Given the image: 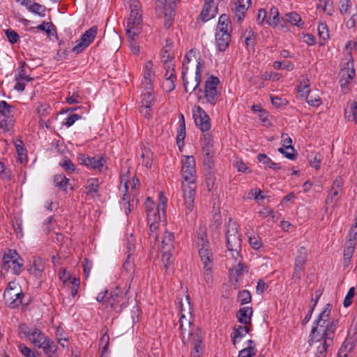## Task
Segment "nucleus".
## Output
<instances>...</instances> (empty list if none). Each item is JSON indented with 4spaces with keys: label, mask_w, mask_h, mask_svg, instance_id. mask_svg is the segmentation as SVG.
<instances>
[{
    "label": "nucleus",
    "mask_w": 357,
    "mask_h": 357,
    "mask_svg": "<svg viewBox=\"0 0 357 357\" xmlns=\"http://www.w3.org/2000/svg\"><path fill=\"white\" fill-rule=\"evenodd\" d=\"M15 148L17 150V152L20 156V159L22 161V157L26 155V150L24 149L23 146V142L20 139H17L15 142Z\"/></svg>",
    "instance_id": "63"
},
{
    "label": "nucleus",
    "mask_w": 357,
    "mask_h": 357,
    "mask_svg": "<svg viewBox=\"0 0 357 357\" xmlns=\"http://www.w3.org/2000/svg\"><path fill=\"white\" fill-rule=\"evenodd\" d=\"M282 143L283 147L287 149H291V151H294V147L291 146L292 140L287 133L282 134Z\"/></svg>",
    "instance_id": "59"
},
{
    "label": "nucleus",
    "mask_w": 357,
    "mask_h": 357,
    "mask_svg": "<svg viewBox=\"0 0 357 357\" xmlns=\"http://www.w3.org/2000/svg\"><path fill=\"white\" fill-rule=\"evenodd\" d=\"M195 242L198 254L203 265L204 280L207 284H211L213 281L212 269L214 264V257L205 231L200 230L197 233Z\"/></svg>",
    "instance_id": "4"
},
{
    "label": "nucleus",
    "mask_w": 357,
    "mask_h": 357,
    "mask_svg": "<svg viewBox=\"0 0 357 357\" xmlns=\"http://www.w3.org/2000/svg\"><path fill=\"white\" fill-rule=\"evenodd\" d=\"M20 113L17 105H11L5 100H0V114L3 117L0 121V128L8 131L14 125L15 118Z\"/></svg>",
    "instance_id": "7"
},
{
    "label": "nucleus",
    "mask_w": 357,
    "mask_h": 357,
    "mask_svg": "<svg viewBox=\"0 0 357 357\" xmlns=\"http://www.w3.org/2000/svg\"><path fill=\"white\" fill-rule=\"evenodd\" d=\"M23 259L15 250H8L3 257L2 268L5 271L12 270L15 275H20L22 272Z\"/></svg>",
    "instance_id": "10"
},
{
    "label": "nucleus",
    "mask_w": 357,
    "mask_h": 357,
    "mask_svg": "<svg viewBox=\"0 0 357 357\" xmlns=\"http://www.w3.org/2000/svg\"><path fill=\"white\" fill-rule=\"evenodd\" d=\"M142 87L143 89V91H148L149 90L153 91V79L143 77L142 80Z\"/></svg>",
    "instance_id": "64"
},
{
    "label": "nucleus",
    "mask_w": 357,
    "mask_h": 357,
    "mask_svg": "<svg viewBox=\"0 0 357 357\" xmlns=\"http://www.w3.org/2000/svg\"><path fill=\"white\" fill-rule=\"evenodd\" d=\"M351 331L349 332V335ZM356 344V338L355 336H349L343 342L342 347L338 351L337 357H348L349 354L354 349Z\"/></svg>",
    "instance_id": "25"
},
{
    "label": "nucleus",
    "mask_w": 357,
    "mask_h": 357,
    "mask_svg": "<svg viewBox=\"0 0 357 357\" xmlns=\"http://www.w3.org/2000/svg\"><path fill=\"white\" fill-rule=\"evenodd\" d=\"M185 138V122H181L178 126L177 130L176 141L179 145L180 142H183Z\"/></svg>",
    "instance_id": "53"
},
{
    "label": "nucleus",
    "mask_w": 357,
    "mask_h": 357,
    "mask_svg": "<svg viewBox=\"0 0 357 357\" xmlns=\"http://www.w3.org/2000/svg\"><path fill=\"white\" fill-rule=\"evenodd\" d=\"M298 92L301 96L305 97L309 94L310 92V81L307 78L303 77L298 85Z\"/></svg>",
    "instance_id": "42"
},
{
    "label": "nucleus",
    "mask_w": 357,
    "mask_h": 357,
    "mask_svg": "<svg viewBox=\"0 0 357 357\" xmlns=\"http://www.w3.org/2000/svg\"><path fill=\"white\" fill-rule=\"evenodd\" d=\"M308 161L311 167H314V169H319L320 168L321 159L319 153H312L311 155L308 156Z\"/></svg>",
    "instance_id": "48"
},
{
    "label": "nucleus",
    "mask_w": 357,
    "mask_h": 357,
    "mask_svg": "<svg viewBox=\"0 0 357 357\" xmlns=\"http://www.w3.org/2000/svg\"><path fill=\"white\" fill-rule=\"evenodd\" d=\"M99 181L96 178H91L87 180L85 185V192L88 196L94 197L98 191Z\"/></svg>",
    "instance_id": "32"
},
{
    "label": "nucleus",
    "mask_w": 357,
    "mask_h": 357,
    "mask_svg": "<svg viewBox=\"0 0 357 357\" xmlns=\"http://www.w3.org/2000/svg\"><path fill=\"white\" fill-rule=\"evenodd\" d=\"M26 8L30 12L38 15L40 17L45 15L46 8L38 3H33L32 5L28 6Z\"/></svg>",
    "instance_id": "44"
},
{
    "label": "nucleus",
    "mask_w": 357,
    "mask_h": 357,
    "mask_svg": "<svg viewBox=\"0 0 357 357\" xmlns=\"http://www.w3.org/2000/svg\"><path fill=\"white\" fill-rule=\"evenodd\" d=\"M24 294L20 285L15 280L8 283L3 293V298L7 305L10 308H16L22 304Z\"/></svg>",
    "instance_id": "8"
},
{
    "label": "nucleus",
    "mask_w": 357,
    "mask_h": 357,
    "mask_svg": "<svg viewBox=\"0 0 357 357\" xmlns=\"http://www.w3.org/2000/svg\"><path fill=\"white\" fill-rule=\"evenodd\" d=\"M5 33L8 41L11 44L16 43L20 39V36L17 34V33L13 31V29H7Z\"/></svg>",
    "instance_id": "61"
},
{
    "label": "nucleus",
    "mask_w": 357,
    "mask_h": 357,
    "mask_svg": "<svg viewBox=\"0 0 357 357\" xmlns=\"http://www.w3.org/2000/svg\"><path fill=\"white\" fill-rule=\"evenodd\" d=\"M17 347L21 354L25 357H38V352L33 351L23 343H19Z\"/></svg>",
    "instance_id": "47"
},
{
    "label": "nucleus",
    "mask_w": 357,
    "mask_h": 357,
    "mask_svg": "<svg viewBox=\"0 0 357 357\" xmlns=\"http://www.w3.org/2000/svg\"><path fill=\"white\" fill-rule=\"evenodd\" d=\"M195 188V183H187V185L184 183L182 184L186 215H188V213L192 212L195 208V199L196 195Z\"/></svg>",
    "instance_id": "20"
},
{
    "label": "nucleus",
    "mask_w": 357,
    "mask_h": 357,
    "mask_svg": "<svg viewBox=\"0 0 357 357\" xmlns=\"http://www.w3.org/2000/svg\"><path fill=\"white\" fill-rule=\"evenodd\" d=\"M253 313L251 307H243L238 310L236 317L238 322L244 325H251V317Z\"/></svg>",
    "instance_id": "27"
},
{
    "label": "nucleus",
    "mask_w": 357,
    "mask_h": 357,
    "mask_svg": "<svg viewBox=\"0 0 357 357\" xmlns=\"http://www.w3.org/2000/svg\"><path fill=\"white\" fill-rule=\"evenodd\" d=\"M220 84L219 79L213 75H210L204 82V98L210 106H215L220 96V92L218 90Z\"/></svg>",
    "instance_id": "9"
},
{
    "label": "nucleus",
    "mask_w": 357,
    "mask_h": 357,
    "mask_svg": "<svg viewBox=\"0 0 357 357\" xmlns=\"http://www.w3.org/2000/svg\"><path fill=\"white\" fill-rule=\"evenodd\" d=\"M282 21L284 23V26H286L287 23H289L298 27H302L304 24L300 15L294 11L285 14V15L282 17Z\"/></svg>",
    "instance_id": "30"
},
{
    "label": "nucleus",
    "mask_w": 357,
    "mask_h": 357,
    "mask_svg": "<svg viewBox=\"0 0 357 357\" xmlns=\"http://www.w3.org/2000/svg\"><path fill=\"white\" fill-rule=\"evenodd\" d=\"M248 243L252 247V248L257 250L261 248L263 245L259 236L255 235L252 236H249Z\"/></svg>",
    "instance_id": "55"
},
{
    "label": "nucleus",
    "mask_w": 357,
    "mask_h": 357,
    "mask_svg": "<svg viewBox=\"0 0 357 357\" xmlns=\"http://www.w3.org/2000/svg\"><path fill=\"white\" fill-rule=\"evenodd\" d=\"M340 84L342 89H347L349 84L353 81L356 76L352 56L343 60L341 63L340 71Z\"/></svg>",
    "instance_id": "11"
},
{
    "label": "nucleus",
    "mask_w": 357,
    "mask_h": 357,
    "mask_svg": "<svg viewBox=\"0 0 357 357\" xmlns=\"http://www.w3.org/2000/svg\"><path fill=\"white\" fill-rule=\"evenodd\" d=\"M188 64L185 63V62H183V67H182V79L183 82V86L185 91L187 93L188 92V88H189V82L188 80V77L186 76L188 67L187 66Z\"/></svg>",
    "instance_id": "62"
},
{
    "label": "nucleus",
    "mask_w": 357,
    "mask_h": 357,
    "mask_svg": "<svg viewBox=\"0 0 357 357\" xmlns=\"http://www.w3.org/2000/svg\"><path fill=\"white\" fill-rule=\"evenodd\" d=\"M356 242L351 239H347L344 248V263L347 265L354 253Z\"/></svg>",
    "instance_id": "33"
},
{
    "label": "nucleus",
    "mask_w": 357,
    "mask_h": 357,
    "mask_svg": "<svg viewBox=\"0 0 357 357\" xmlns=\"http://www.w3.org/2000/svg\"><path fill=\"white\" fill-rule=\"evenodd\" d=\"M244 264L243 263V259L235 261L232 264V271H234L236 277L241 276L244 271Z\"/></svg>",
    "instance_id": "58"
},
{
    "label": "nucleus",
    "mask_w": 357,
    "mask_h": 357,
    "mask_svg": "<svg viewBox=\"0 0 357 357\" xmlns=\"http://www.w3.org/2000/svg\"><path fill=\"white\" fill-rule=\"evenodd\" d=\"M282 17H280V13L278 8L273 6L270 9L269 15L266 20V24L269 26L275 27L280 25L284 27V23L282 21Z\"/></svg>",
    "instance_id": "29"
},
{
    "label": "nucleus",
    "mask_w": 357,
    "mask_h": 357,
    "mask_svg": "<svg viewBox=\"0 0 357 357\" xmlns=\"http://www.w3.org/2000/svg\"><path fill=\"white\" fill-rule=\"evenodd\" d=\"M123 270L130 273V275H133L135 270L134 256L132 253L127 255V259L123 265Z\"/></svg>",
    "instance_id": "41"
},
{
    "label": "nucleus",
    "mask_w": 357,
    "mask_h": 357,
    "mask_svg": "<svg viewBox=\"0 0 357 357\" xmlns=\"http://www.w3.org/2000/svg\"><path fill=\"white\" fill-rule=\"evenodd\" d=\"M192 116L195 125L203 132H206L211 129V119L206 112L199 105L192 108Z\"/></svg>",
    "instance_id": "16"
},
{
    "label": "nucleus",
    "mask_w": 357,
    "mask_h": 357,
    "mask_svg": "<svg viewBox=\"0 0 357 357\" xmlns=\"http://www.w3.org/2000/svg\"><path fill=\"white\" fill-rule=\"evenodd\" d=\"M351 114H352V120L357 123V102H353L350 109H346L345 116L349 119Z\"/></svg>",
    "instance_id": "56"
},
{
    "label": "nucleus",
    "mask_w": 357,
    "mask_h": 357,
    "mask_svg": "<svg viewBox=\"0 0 357 357\" xmlns=\"http://www.w3.org/2000/svg\"><path fill=\"white\" fill-rule=\"evenodd\" d=\"M18 332L20 337L28 339L36 347L43 349L48 357H52L58 349L56 344L36 327H29L25 324H21Z\"/></svg>",
    "instance_id": "3"
},
{
    "label": "nucleus",
    "mask_w": 357,
    "mask_h": 357,
    "mask_svg": "<svg viewBox=\"0 0 357 357\" xmlns=\"http://www.w3.org/2000/svg\"><path fill=\"white\" fill-rule=\"evenodd\" d=\"M51 109L49 104L41 102L38 105L36 110L40 119H43L50 114Z\"/></svg>",
    "instance_id": "49"
},
{
    "label": "nucleus",
    "mask_w": 357,
    "mask_h": 357,
    "mask_svg": "<svg viewBox=\"0 0 357 357\" xmlns=\"http://www.w3.org/2000/svg\"><path fill=\"white\" fill-rule=\"evenodd\" d=\"M231 3L234 5L233 8L234 20L240 22L244 19L245 13L251 5V0H231Z\"/></svg>",
    "instance_id": "22"
},
{
    "label": "nucleus",
    "mask_w": 357,
    "mask_h": 357,
    "mask_svg": "<svg viewBox=\"0 0 357 357\" xmlns=\"http://www.w3.org/2000/svg\"><path fill=\"white\" fill-rule=\"evenodd\" d=\"M109 343V335L105 333H104L100 340L99 343L100 349H101V354L103 355L104 354L107 353L108 351V347Z\"/></svg>",
    "instance_id": "51"
},
{
    "label": "nucleus",
    "mask_w": 357,
    "mask_h": 357,
    "mask_svg": "<svg viewBox=\"0 0 357 357\" xmlns=\"http://www.w3.org/2000/svg\"><path fill=\"white\" fill-rule=\"evenodd\" d=\"M354 294H355V288L354 287H352L349 289V291L344 299L343 305L345 307H348L351 305L353 298L354 297Z\"/></svg>",
    "instance_id": "57"
},
{
    "label": "nucleus",
    "mask_w": 357,
    "mask_h": 357,
    "mask_svg": "<svg viewBox=\"0 0 357 357\" xmlns=\"http://www.w3.org/2000/svg\"><path fill=\"white\" fill-rule=\"evenodd\" d=\"M159 203L155 206V203L150 197H147L145 202V206L147 214V224L149 226V237L151 241H154L155 244L161 250H174V233L165 231L160 242L158 240V229L160 226L165 225L166 222L165 207L167 202V198L162 192L160 193Z\"/></svg>",
    "instance_id": "2"
},
{
    "label": "nucleus",
    "mask_w": 357,
    "mask_h": 357,
    "mask_svg": "<svg viewBox=\"0 0 357 357\" xmlns=\"http://www.w3.org/2000/svg\"><path fill=\"white\" fill-rule=\"evenodd\" d=\"M59 165L68 173H72L75 170L74 164L69 159H64L63 161H61Z\"/></svg>",
    "instance_id": "60"
},
{
    "label": "nucleus",
    "mask_w": 357,
    "mask_h": 357,
    "mask_svg": "<svg viewBox=\"0 0 357 357\" xmlns=\"http://www.w3.org/2000/svg\"><path fill=\"white\" fill-rule=\"evenodd\" d=\"M258 160L264 164L266 167L277 170L280 169L279 163L274 162L270 158H268L265 153H259L257 155Z\"/></svg>",
    "instance_id": "36"
},
{
    "label": "nucleus",
    "mask_w": 357,
    "mask_h": 357,
    "mask_svg": "<svg viewBox=\"0 0 357 357\" xmlns=\"http://www.w3.org/2000/svg\"><path fill=\"white\" fill-rule=\"evenodd\" d=\"M128 3L130 13L127 20L126 33L134 40L142 29V5L139 0H130Z\"/></svg>",
    "instance_id": "5"
},
{
    "label": "nucleus",
    "mask_w": 357,
    "mask_h": 357,
    "mask_svg": "<svg viewBox=\"0 0 357 357\" xmlns=\"http://www.w3.org/2000/svg\"><path fill=\"white\" fill-rule=\"evenodd\" d=\"M226 239L227 248H241V234L238 231V225L231 218L227 225Z\"/></svg>",
    "instance_id": "12"
},
{
    "label": "nucleus",
    "mask_w": 357,
    "mask_h": 357,
    "mask_svg": "<svg viewBox=\"0 0 357 357\" xmlns=\"http://www.w3.org/2000/svg\"><path fill=\"white\" fill-rule=\"evenodd\" d=\"M237 301L241 305L250 303L252 297L250 291L248 290L239 291L237 296Z\"/></svg>",
    "instance_id": "46"
},
{
    "label": "nucleus",
    "mask_w": 357,
    "mask_h": 357,
    "mask_svg": "<svg viewBox=\"0 0 357 357\" xmlns=\"http://www.w3.org/2000/svg\"><path fill=\"white\" fill-rule=\"evenodd\" d=\"M44 269L43 260L40 257H33L30 271L36 276H38Z\"/></svg>",
    "instance_id": "38"
},
{
    "label": "nucleus",
    "mask_w": 357,
    "mask_h": 357,
    "mask_svg": "<svg viewBox=\"0 0 357 357\" xmlns=\"http://www.w3.org/2000/svg\"><path fill=\"white\" fill-rule=\"evenodd\" d=\"M317 31L319 36L322 40L320 43L323 45L329 38L328 26L325 23H320L318 26Z\"/></svg>",
    "instance_id": "43"
},
{
    "label": "nucleus",
    "mask_w": 357,
    "mask_h": 357,
    "mask_svg": "<svg viewBox=\"0 0 357 357\" xmlns=\"http://www.w3.org/2000/svg\"><path fill=\"white\" fill-rule=\"evenodd\" d=\"M307 252L305 247H300L297 250L296 257L295 258L294 273L292 278L294 280H298L301 278L304 271L305 265L307 261Z\"/></svg>",
    "instance_id": "17"
},
{
    "label": "nucleus",
    "mask_w": 357,
    "mask_h": 357,
    "mask_svg": "<svg viewBox=\"0 0 357 357\" xmlns=\"http://www.w3.org/2000/svg\"><path fill=\"white\" fill-rule=\"evenodd\" d=\"M317 9L322 8L323 10L328 15H331L334 11L333 0H324V5L322 7L321 4L317 5Z\"/></svg>",
    "instance_id": "54"
},
{
    "label": "nucleus",
    "mask_w": 357,
    "mask_h": 357,
    "mask_svg": "<svg viewBox=\"0 0 357 357\" xmlns=\"http://www.w3.org/2000/svg\"><path fill=\"white\" fill-rule=\"evenodd\" d=\"M78 160L80 164L99 172H102L105 168L106 160L101 155L89 156L86 154H80L78 156Z\"/></svg>",
    "instance_id": "15"
},
{
    "label": "nucleus",
    "mask_w": 357,
    "mask_h": 357,
    "mask_svg": "<svg viewBox=\"0 0 357 357\" xmlns=\"http://www.w3.org/2000/svg\"><path fill=\"white\" fill-rule=\"evenodd\" d=\"M155 102V95L153 91H142L141 95V105L139 112L146 118L150 119L152 116V105Z\"/></svg>",
    "instance_id": "18"
},
{
    "label": "nucleus",
    "mask_w": 357,
    "mask_h": 357,
    "mask_svg": "<svg viewBox=\"0 0 357 357\" xmlns=\"http://www.w3.org/2000/svg\"><path fill=\"white\" fill-rule=\"evenodd\" d=\"M191 325L192 324L190 320L185 315L181 314L179 319V328L181 330V337L184 344L190 340V335H193Z\"/></svg>",
    "instance_id": "24"
},
{
    "label": "nucleus",
    "mask_w": 357,
    "mask_h": 357,
    "mask_svg": "<svg viewBox=\"0 0 357 357\" xmlns=\"http://www.w3.org/2000/svg\"><path fill=\"white\" fill-rule=\"evenodd\" d=\"M97 33L98 27L96 26L86 30L82 36L81 40L77 42L76 45L73 48V51L77 54L82 52L93 41Z\"/></svg>",
    "instance_id": "19"
},
{
    "label": "nucleus",
    "mask_w": 357,
    "mask_h": 357,
    "mask_svg": "<svg viewBox=\"0 0 357 357\" xmlns=\"http://www.w3.org/2000/svg\"><path fill=\"white\" fill-rule=\"evenodd\" d=\"M162 252V261L164 264V268L167 270L169 266L172 264L174 261L173 253L174 250H168L167 249L161 250Z\"/></svg>",
    "instance_id": "40"
},
{
    "label": "nucleus",
    "mask_w": 357,
    "mask_h": 357,
    "mask_svg": "<svg viewBox=\"0 0 357 357\" xmlns=\"http://www.w3.org/2000/svg\"><path fill=\"white\" fill-rule=\"evenodd\" d=\"M246 344L244 349L239 351L237 357H254L257 354V344L254 340H248Z\"/></svg>",
    "instance_id": "31"
},
{
    "label": "nucleus",
    "mask_w": 357,
    "mask_h": 357,
    "mask_svg": "<svg viewBox=\"0 0 357 357\" xmlns=\"http://www.w3.org/2000/svg\"><path fill=\"white\" fill-rule=\"evenodd\" d=\"M175 64L173 61H165L164 63V68L166 70L165 77L166 78H176L175 70H174Z\"/></svg>",
    "instance_id": "45"
},
{
    "label": "nucleus",
    "mask_w": 357,
    "mask_h": 357,
    "mask_svg": "<svg viewBox=\"0 0 357 357\" xmlns=\"http://www.w3.org/2000/svg\"><path fill=\"white\" fill-rule=\"evenodd\" d=\"M202 73L203 68L201 66V63L198 61L196 66V72L194 80L195 84L192 87V91L195 92L197 96L198 101H200L202 99V89L201 88H199V86L202 82Z\"/></svg>",
    "instance_id": "26"
},
{
    "label": "nucleus",
    "mask_w": 357,
    "mask_h": 357,
    "mask_svg": "<svg viewBox=\"0 0 357 357\" xmlns=\"http://www.w3.org/2000/svg\"><path fill=\"white\" fill-rule=\"evenodd\" d=\"M218 13V4L214 0H204V4L200 14V18L207 22L215 17Z\"/></svg>",
    "instance_id": "23"
},
{
    "label": "nucleus",
    "mask_w": 357,
    "mask_h": 357,
    "mask_svg": "<svg viewBox=\"0 0 357 357\" xmlns=\"http://www.w3.org/2000/svg\"><path fill=\"white\" fill-rule=\"evenodd\" d=\"M270 98L272 105L278 109L284 107L288 104V101L285 98H282L281 97L271 95Z\"/></svg>",
    "instance_id": "50"
},
{
    "label": "nucleus",
    "mask_w": 357,
    "mask_h": 357,
    "mask_svg": "<svg viewBox=\"0 0 357 357\" xmlns=\"http://www.w3.org/2000/svg\"><path fill=\"white\" fill-rule=\"evenodd\" d=\"M24 65L25 63H24V64L22 66L19 75L15 76L16 84L14 86V89L20 92H22L24 90L26 86V82L23 80V76L25 75Z\"/></svg>",
    "instance_id": "37"
},
{
    "label": "nucleus",
    "mask_w": 357,
    "mask_h": 357,
    "mask_svg": "<svg viewBox=\"0 0 357 357\" xmlns=\"http://www.w3.org/2000/svg\"><path fill=\"white\" fill-rule=\"evenodd\" d=\"M202 143V153L204 155V165L211 169L213 166L214 150L213 145V138L211 134L206 132L204 134Z\"/></svg>",
    "instance_id": "14"
},
{
    "label": "nucleus",
    "mask_w": 357,
    "mask_h": 357,
    "mask_svg": "<svg viewBox=\"0 0 357 357\" xmlns=\"http://www.w3.org/2000/svg\"><path fill=\"white\" fill-rule=\"evenodd\" d=\"M181 175L184 181L188 183H196V165L192 155L185 156L182 162Z\"/></svg>",
    "instance_id": "13"
},
{
    "label": "nucleus",
    "mask_w": 357,
    "mask_h": 357,
    "mask_svg": "<svg viewBox=\"0 0 357 357\" xmlns=\"http://www.w3.org/2000/svg\"><path fill=\"white\" fill-rule=\"evenodd\" d=\"M154 76L153 64L151 61H149L144 66L143 77L154 79Z\"/></svg>",
    "instance_id": "52"
},
{
    "label": "nucleus",
    "mask_w": 357,
    "mask_h": 357,
    "mask_svg": "<svg viewBox=\"0 0 357 357\" xmlns=\"http://www.w3.org/2000/svg\"><path fill=\"white\" fill-rule=\"evenodd\" d=\"M69 180L63 174H58L54 177V185L61 190H66Z\"/></svg>",
    "instance_id": "39"
},
{
    "label": "nucleus",
    "mask_w": 357,
    "mask_h": 357,
    "mask_svg": "<svg viewBox=\"0 0 357 357\" xmlns=\"http://www.w3.org/2000/svg\"><path fill=\"white\" fill-rule=\"evenodd\" d=\"M192 338L193 342V349L192 352L195 353H201L203 354L204 351V344L202 343V337L201 336L200 330L197 329L195 333H193V335H190Z\"/></svg>",
    "instance_id": "35"
},
{
    "label": "nucleus",
    "mask_w": 357,
    "mask_h": 357,
    "mask_svg": "<svg viewBox=\"0 0 357 357\" xmlns=\"http://www.w3.org/2000/svg\"><path fill=\"white\" fill-rule=\"evenodd\" d=\"M231 40L230 20L229 17L224 14L219 17L215 32V45L217 50L225 52L229 47Z\"/></svg>",
    "instance_id": "6"
},
{
    "label": "nucleus",
    "mask_w": 357,
    "mask_h": 357,
    "mask_svg": "<svg viewBox=\"0 0 357 357\" xmlns=\"http://www.w3.org/2000/svg\"><path fill=\"white\" fill-rule=\"evenodd\" d=\"M128 176L126 174H123L121 176V185H123L124 188L125 194L123 197V204L126 208V213L128 215V213L130 212V199L128 197V193H129V185L130 182L128 181ZM139 184V180L137 178L134 177L132 178V182L130 183L131 185V190H134L136 188L137 185Z\"/></svg>",
    "instance_id": "21"
},
{
    "label": "nucleus",
    "mask_w": 357,
    "mask_h": 357,
    "mask_svg": "<svg viewBox=\"0 0 357 357\" xmlns=\"http://www.w3.org/2000/svg\"><path fill=\"white\" fill-rule=\"evenodd\" d=\"M341 193L340 192L331 190H330L328 197L326 199V210H328V206L331 205V207L333 208H335L340 199L341 197Z\"/></svg>",
    "instance_id": "34"
},
{
    "label": "nucleus",
    "mask_w": 357,
    "mask_h": 357,
    "mask_svg": "<svg viewBox=\"0 0 357 357\" xmlns=\"http://www.w3.org/2000/svg\"><path fill=\"white\" fill-rule=\"evenodd\" d=\"M250 327L248 325L238 326L234 328L231 334V341L234 345H236L250 331Z\"/></svg>",
    "instance_id": "28"
},
{
    "label": "nucleus",
    "mask_w": 357,
    "mask_h": 357,
    "mask_svg": "<svg viewBox=\"0 0 357 357\" xmlns=\"http://www.w3.org/2000/svg\"><path fill=\"white\" fill-rule=\"evenodd\" d=\"M331 305L328 303L314 321L309 335L310 345L316 349V357H326L334 342L338 320L331 319Z\"/></svg>",
    "instance_id": "1"
}]
</instances>
